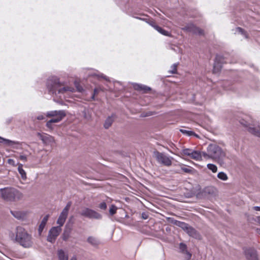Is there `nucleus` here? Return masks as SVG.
Here are the masks:
<instances>
[{
    "instance_id": "1",
    "label": "nucleus",
    "mask_w": 260,
    "mask_h": 260,
    "mask_svg": "<svg viewBox=\"0 0 260 260\" xmlns=\"http://www.w3.org/2000/svg\"><path fill=\"white\" fill-rule=\"evenodd\" d=\"M15 239L17 242L25 248L30 247L32 245L31 236L21 226H18L16 229Z\"/></svg>"
},
{
    "instance_id": "2",
    "label": "nucleus",
    "mask_w": 260,
    "mask_h": 260,
    "mask_svg": "<svg viewBox=\"0 0 260 260\" xmlns=\"http://www.w3.org/2000/svg\"><path fill=\"white\" fill-rule=\"evenodd\" d=\"M240 122L249 133L260 138V121L247 117L240 120Z\"/></svg>"
},
{
    "instance_id": "3",
    "label": "nucleus",
    "mask_w": 260,
    "mask_h": 260,
    "mask_svg": "<svg viewBox=\"0 0 260 260\" xmlns=\"http://www.w3.org/2000/svg\"><path fill=\"white\" fill-rule=\"evenodd\" d=\"M207 152L211 155V159L217 161L219 165L224 164L225 153L222 149L216 144H210L207 147Z\"/></svg>"
},
{
    "instance_id": "4",
    "label": "nucleus",
    "mask_w": 260,
    "mask_h": 260,
    "mask_svg": "<svg viewBox=\"0 0 260 260\" xmlns=\"http://www.w3.org/2000/svg\"><path fill=\"white\" fill-rule=\"evenodd\" d=\"M0 197L6 201H13L21 199L23 195L15 188H5L0 190Z\"/></svg>"
},
{
    "instance_id": "5",
    "label": "nucleus",
    "mask_w": 260,
    "mask_h": 260,
    "mask_svg": "<svg viewBox=\"0 0 260 260\" xmlns=\"http://www.w3.org/2000/svg\"><path fill=\"white\" fill-rule=\"evenodd\" d=\"M66 114L64 111H51L47 113L46 116L51 118V119L47 121L46 126L47 127L52 129V123H57L60 121L65 116Z\"/></svg>"
},
{
    "instance_id": "6",
    "label": "nucleus",
    "mask_w": 260,
    "mask_h": 260,
    "mask_svg": "<svg viewBox=\"0 0 260 260\" xmlns=\"http://www.w3.org/2000/svg\"><path fill=\"white\" fill-rule=\"evenodd\" d=\"M154 157L158 162L166 166H170L172 165V161L170 157L164 154L155 151L154 152Z\"/></svg>"
},
{
    "instance_id": "7",
    "label": "nucleus",
    "mask_w": 260,
    "mask_h": 260,
    "mask_svg": "<svg viewBox=\"0 0 260 260\" xmlns=\"http://www.w3.org/2000/svg\"><path fill=\"white\" fill-rule=\"evenodd\" d=\"M181 154L188 156L190 158L196 160H201L202 159L201 152L190 149H183L181 152Z\"/></svg>"
},
{
    "instance_id": "8",
    "label": "nucleus",
    "mask_w": 260,
    "mask_h": 260,
    "mask_svg": "<svg viewBox=\"0 0 260 260\" xmlns=\"http://www.w3.org/2000/svg\"><path fill=\"white\" fill-rule=\"evenodd\" d=\"M61 231V227L59 226L52 227L49 232L47 241L51 243L54 242Z\"/></svg>"
},
{
    "instance_id": "9",
    "label": "nucleus",
    "mask_w": 260,
    "mask_h": 260,
    "mask_svg": "<svg viewBox=\"0 0 260 260\" xmlns=\"http://www.w3.org/2000/svg\"><path fill=\"white\" fill-rule=\"evenodd\" d=\"M70 207V204H68L67 205L63 208L60 213L56 223L58 226L61 227L64 223L67 216L68 215L69 210Z\"/></svg>"
},
{
    "instance_id": "10",
    "label": "nucleus",
    "mask_w": 260,
    "mask_h": 260,
    "mask_svg": "<svg viewBox=\"0 0 260 260\" xmlns=\"http://www.w3.org/2000/svg\"><path fill=\"white\" fill-rule=\"evenodd\" d=\"M82 216L95 219L101 218V215L98 212L88 208L83 209L80 212Z\"/></svg>"
},
{
    "instance_id": "11",
    "label": "nucleus",
    "mask_w": 260,
    "mask_h": 260,
    "mask_svg": "<svg viewBox=\"0 0 260 260\" xmlns=\"http://www.w3.org/2000/svg\"><path fill=\"white\" fill-rule=\"evenodd\" d=\"M37 136L42 140L45 145H51L55 142L54 138L47 134L38 133Z\"/></svg>"
},
{
    "instance_id": "12",
    "label": "nucleus",
    "mask_w": 260,
    "mask_h": 260,
    "mask_svg": "<svg viewBox=\"0 0 260 260\" xmlns=\"http://www.w3.org/2000/svg\"><path fill=\"white\" fill-rule=\"evenodd\" d=\"M244 254L247 260H258L257 252L253 249H245Z\"/></svg>"
},
{
    "instance_id": "13",
    "label": "nucleus",
    "mask_w": 260,
    "mask_h": 260,
    "mask_svg": "<svg viewBox=\"0 0 260 260\" xmlns=\"http://www.w3.org/2000/svg\"><path fill=\"white\" fill-rule=\"evenodd\" d=\"M184 30L192 32L193 34H198L199 35L203 34V31L200 28L197 27L193 24H190L183 28Z\"/></svg>"
},
{
    "instance_id": "14",
    "label": "nucleus",
    "mask_w": 260,
    "mask_h": 260,
    "mask_svg": "<svg viewBox=\"0 0 260 260\" xmlns=\"http://www.w3.org/2000/svg\"><path fill=\"white\" fill-rule=\"evenodd\" d=\"M0 143H4L5 145L11 146L13 148H17L20 143L18 142L13 141L8 139H4L0 137Z\"/></svg>"
},
{
    "instance_id": "15",
    "label": "nucleus",
    "mask_w": 260,
    "mask_h": 260,
    "mask_svg": "<svg viewBox=\"0 0 260 260\" xmlns=\"http://www.w3.org/2000/svg\"><path fill=\"white\" fill-rule=\"evenodd\" d=\"M179 225L181 226L183 229H185L186 230L187 233L190 236L196 237L197 232L194 229H193L191 227L187 226V225L184 223H181L180 225Z\"/></svg>"
},
{
    "instance_id": "16",
    "label": "nucleus",
    "mask_w": 260,
    "mask_h": 260,
    "mask_svg": "<svg viewBox=\"0 0 260 260\" xmlns=\"http://www.w3.org/2000/svg\"><path fill=\"white\" fill-rule=\"evenodd\" d=\"M49 217V215H46L42 219V220L40 224V225L39 226V229H38V231H39V233L40 235L41 234L45 226H46V224L48 220Z\"/></svg>"
},
{
    "instance_id": "17",
    "label": "nucleus",
    "mask_w": 260,
    "mask_h": 260,
    "mask_svg": "<svg viewBox=\"0 0 260 260\" xmlns=\"http://www.w3.org/2000/svg\"><path fill=\"white\" fill-rule=\"evenodd\" d=\"M151 26L161 34L166 36H171V34L168 31L162 29L161 27L153 24H152Z\"/></svg>"
},
{
    "instance_id": "18",
    "label": "nucleus",
    "mask_w": 260,
    "mask_h": 260,
    "mask_svg": "<svg viewBox=\"0 0 260 260\" xmlns=\"http://www.w3.org/2000/svg\"><path fill=\"white\" fill-rule=\"evenodd\" d=\"M18 171L21 175V178L23 180H25L27 178L26 173L23 169V165L21 164L18 163Z\"/></svg>"
},
{
    "instance_id": "19",
    "label": "nucleus",
    "mask_w": 260,
    "mask_h": 260,
    "mask_svg": "<svg viewBox=\"0 0 260 260\" xmlns=\"http://www.w3.org/2000/svg\"><path fill=\"white\" fill-rule=\"evenodd\" d=\"M13 215L18 219H22L25 218L26 213L23 211H17L12 212Z\"/></svg>"
},
{
    "instance_id": "20",
    "label": "nucleus",
    "mask_w": 260,
    "mask_h": 260,
    "mask_svg": "<svg viewBox=\"0 0 260 260\" xmlns=\"http://www.w3.org/2000/svg\"><path fill=\"white\" fill-rule=\"evenodd\" d=\"M57 254L59 260H68V254L62 249L58 251Z\"/></svg>"
},
{
    "instance_id": "21",
    "label": "nucleus",
    "mask_w": 260,
    "mask_h": 260,
    "mask_svg": "<svg viewBox=\"0 0 260 260\" xmlns=\"http://www.w3.org/2000/svg\"><path fill=\"white\" fill-rule=\"evenodd\" d=\"M179 248H180V251L182 253L186 254V258L187 259H188L191 257V255L190 253H189V252H187V251L186 250V246L185 244H184L183 243H180Z\"/></svg>"
},
{
    "instance_id": "22",
    "label": "nucleus",
    "mask_w": 260,
    "mask_h": 260,
    "mask_svg": "<svg viewBox=\"0 0 260 260\" xmlns=\"http://www.w3.org/2000/svg\"><path fill=\"white\" fill-rule=\"evenodd\" d=\"M87 242L93 246H97L100 243L99 239L93 236L89 237L87 239Z\"/></svg>"
},
{
    "instance_id": "23",
    "label": "nucleus",
    "mask_w": 260,
    "mask_h": 260,
    "mask_svg": "<svg viewBox=\"0 0 260 260\" xmlns=\"http://www.w3.org/2000/svg\"><path fill=\"white\" fill-rule=\"evenodd\" d=\"M113 120V118L112 117H109L108 118H107L104 124L105 127L106 128H109L111 125Z\"/></svg>"
},
{
    "instance_id": "24",
    "label": "nucleus",
    "mask_w": 260,
    "mask_h": 260,
    "mask_svg": "<svg viewBox=\"0 0 260 260\" xmlns=\"http://www.w3.org/2000/svg\"><path fill=\"white\" fill-rule=\"evenodd\" d=\"M180 132L184 134V135H186L187 136H194L197 137H199L198 135H196L195 133H194L192 131H188V130H186V129H180Z\"/></svg>"
},
{
    "instance_id": "25",
    "label": "nucleus",
    "mask_w": 260,
    "mask_h": 260,
    "mask_svg": "<svg viewBox=\"0 0 260 260\" xmlns=\"http://www.w3.org/2000/svg\"><path fill=\"white\" fill-rule=\"evenodd\" d=\"M217 177L223 181H226L228 179L227 175L223 172H219L217 174Z\"/></svg>"
},
{
    "instance_id": "26",
    "label": "nucleus",
    "mask_w": 260,
    "mask_h": 260,
    "mask_svg": "<svg viewBox=\"0 0 260 260\" xmlns=\"http://www.w3.org/2000/svg\"><path fill=\"white\" fill-rule=\"evenodd\" d=\"M207 168L210 170L213 173H216L217 172V167L216 165L212 164H208L207 165Z\"/></svg>"
},
{
    "instance_id": "27",
    "label": "nucleus",
    "mask_w": 260,
    "mask_h": 260,
    "mask_svg": "<svg viewBox=\"0 0 260 260\" xmlns=\"http://www.w3.org/2000/svg\"><path fill=\"white\" fill-rule=\"evenodd\" d=\"M117 208L115 205H111L109 209V213L113 215L116 213Z\"/></svg>"
},
{
    "instance_id": "28",
    "label": "nucleus",
    "mask_w": 260,
    "mask_h": 260,
    "mask_svg": "<svg viewBox=\"0 0 260 260\" xmlns=\"http://www.w3.org/2000/svg\"><path fill=\"white\" fill-rule=\"evenodd\" d=\"M202 157H203L205 159H211V155L207 152H202Z\"/></svg>"
},
{
    "instance_id": "29",
    "label": "nucleus",
    "mask_w": 260,
    "mask_h": 260,
    "mask_svg": "<svg viewBox=\"0 0 260 260\" xmlns=\"http://www.w3.org/2000/svg\"><path fill=\"white\" fill-rule=\"evenodd\" d=\"M70 232V231L68 232L66 230H65L64 231V233L63 234V237H62V238L64 240H66L68 239V238L69 237Z\"/></svg>"
},
{
    "instance_id": "30",
    "label": "nucleus",
    "mask_w": 260,
    "mask_h": 260,
    "mask_svg": "<svg viewBox=\"0 0 260 260\" xmlns=\"http://www.w3.org/2000/svg\"><path fill=\"white\" fill-rule=\"evenodd\" d=\"M64 91H73V89L71 88V87H63L62 88H60V89H59V92H63Z\"/></svg>"
},
{
    "instance_id": "31",
    "label": "nucleus",
    "mask_w": 260,
    "mask_h": 260,
    "mask_svg": "<svg viewBox=\"0 0 260 260\" xmlns=\"http://www.w3.org/2000/svg\"><path fill=\"white\" fill-rule=\"evenodd\" d=\"M177 67V65L176 64H174L171 67V68H172V70L171 71V73L174 74L176 72Z\"/></svg>"
},
{
    "instance_id": "32",
    "label": "nucleus",
    "mask_w": 260,
    "mask_h": 260,
    "mask_svg": "<svg viewBox=\"0 0 260 260\" xmlns=\"http://www.w3.org/2000/svg\"><path fill=\"white\" fill-rule=\"evenodd\" d=\"M75 85L78 91H79V92H82L83 91L82 88L79 85L78 83H77V82H75Z\"/></svg>"
},
{
    "instance_id": "33",
    "label": "nucleus",
    "mask_w": 260,
    "mask_h": 260,
    "mask_svg": "<svg viewBox=\"0 0 260 260\" xmlns=\"http://www.w3.org/2000/svg\"><path fill=\"white\" fill-rule=\"evenodd\" d=\"M99 207L101 209H103V210H105L107 208V205H106V203L105 202H103L102 203H101L100 205H99Z\"/></svg>"
},
{
    "instance_id": "34",
    "label": "nucleus",
    "mask_w": 260,
    "mask_h": 260,
    "mask_svg": "<svg viewBox=\"0 0 260 260\" xmlns=\"http://www.w3.org/2000/svg\"><path fill=\"white\" fill-rule=\"evenodd\" d=\"M8 162L9 164L11 165H12L13 166H16L15 161L13 159H9L8 160Z\"/></svg>"
},
{
    "instance_id": "35",
    "label": "nucleus",
    "mask_w": 260,
    "mask_h": 260,
    "mask_svg": "<svg viewBox=\"0 0 260 260\" xmlns=\"http://www.w3.org/2000/svg\"><path fill=\"white\" fill-rule=\"evenodd\" d=\"M136 88L138 89H142V90H146V89H148V90H149L150 88H146V87H143L142 86H140V85H137V87H135Z\"/></svg>"
},
{
    "instance_id": "36",
    "label": "nucleus",
    "mask_w": 260,
    "mask_h": 260,
    "mask_svg": "<svg viewBox=\"0 0 260 260\" xmlns=\"http://www.w3.org/2000/svg\"><path fill=\"white\" fill-rule=\"evenodd\" d=\"M20 159L24 161H27V157L24 155H21L19 157Z\"/></svg>"
},
{
    "instance_id": "37",
    "label": "nucleus",
    "mask_w": 260,
    "mask_h": 260,
    "mask_svg": "<svg viewBox=\"0 0 260 260\" xmlns=\"http://www.w3.org/2000/svg\"><path fill=\"white\" fill-rule=\"evenodd\" d=\"M181 169L182 171L186 173H189L191 171V170L190 169L186 168H182Z\"/></svg>"
},
{
    "instance_id": "38",
    "label": "nucleus",
    "mask_w": 260,
    "mask_h": 260,
    "mask_svg": "<svg viewBox=\"0 0 260 260\" xmlns=\"http://www.w3.org/2000/svg\"><path fill=\"white\" fill-rule=\"evenodd\" d=\"M255 221L260 225V216H257L255 218Z\"/></svg>"
},
{
    "instance_id": "39",
    "label": "nucleus",
    "mask_w": 260,
    "mask_h": 260,
    "mask_svg": "<svg viewBox=\"0 0 260 260\" xmlns=\"http://www.w3.org/2000/svg\"><path fill=\"white\" fill-rule=\"evenodd\" d=\"M37 119L38 120H42V119H44V116L41 115H39L38 117H37Z\"/></svg>"
},
{
    "instance_id": "40",
    "label": "nucleus",
    "mask_w": 260,
    "mask_h": 260,
    "mask_svg": "<svg viewBox=\"0 0 260 260\" xmlns=\"http://www.w3.org/2000/svg\"><path fill=\"white\" fill-rule=\"evenodd\" d=\"M253 209L254 210H256V211H260V207H257V206L253 207Z\"/></svg>"
},
{
    "instance_id": "41",
    "label": "nucleus",
    "mask_w": 260,
    "mask_h": 260,
    "mask_svg": "<svg viewBox=\"0 0 260 260\" xmlns=\"http://www.w3.org/2000/svg\"><path fill=\"white\" fill-rule=\"evenodd\" d=\"M237 30H238L239 32H240V33H241V34H243V31L242 29L241 28L238 27V28H237Z\"/></svg>"
},
{
    "instance_id": "42",
    "label": "nucleus",
    "mask_w": 260,
    "mask_h": 260,
    "mask_svg": "<svg viewBox=\"0 0 260 260\" xmlns=\"http://www.w3.org/2000/svg\"><path fill=\"white\" fill-rule=\"evenodd\" d=\"M256 232L257 234H258L259 235H260V229H257L256 230Z\"/></svg>"
},
{
    "instance_id": "43",
    "label": "nucleus",
    "mask_w": 260,
    "mask_h": 260,
    "mask_svg": "<svg viewBox=\"0 0 260 260\" xmlns=\"http://www.w3.org/2000/svg\"><path fill=\"white\" fill-rule=\"evenodd\" d=\"M98 92L97 89H94V94H95Z\"/></svg>"
},
{
    "instance_id": "44",
    "label": "nucleus",
    "mask_w": 260,
    "mask_h": 260,
    "mask_svg": "<svg viewBox=\"0 0 260 260\" xmlns=\"http://www.w3.org/2000/svg\"><path fill=\"white\" fill-rule=\"evenodd\" d=\"M70 260H76V258L75 257H72Z\"/></svg>"
},
{
    "instance_id": "45",
    "label": "nucleus",
    "mask_w": 260,
    "mask_h": 260,
    "mask_svg": "<svg viewBox=\"0 0 260 260\" xmlns=\"http://www.w3.org/2000/svg\"><path fill=\"white\" fill-rule=\"evenodd\" d=\"M244 36L246 38L247 37V36H246V34H244Z\"/></svg>"
},
{
    "instance_id": "46",
    "label": "nucleus",
    "mask_w": 260,
    "mask_h": 260,
    "mask_svg": "<svg viewBox=\"0 0 260 260\" xmlns=\"http://www.w3.org/2000/svg\"><path fill=\"white\" fill-rule=\"evenodd\" d=\"M92 98L93 99H94V95L92 96Z\"/></svg>"
}]
</instances>
